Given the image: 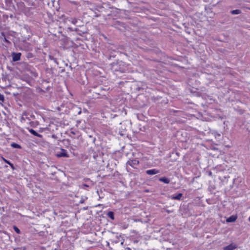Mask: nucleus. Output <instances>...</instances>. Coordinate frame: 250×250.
<instances>
[{"instance_id":"nucleus-5","label":"nucleus","mask_w":250,"mask_h":250,"mask_svg":"<svg viewBox=\"0 0 250 250\" xmlns=\"http://www.w3.org/2000/svg\"><path fill=\"white\" fill-rule=\"evenodd\" d=\"M159 172V171L156 169H150L146 171V173L150 175H153L157 174Z\"/></svg>"},{"instance_id":"nucleus-11","label":"nucleus","mask_w":250,"mask_h":250,"mask_svg":"<svg viewBox=\"0 0 250 250\" xmlns=\"http://www.w3.org/2000/svg\"><path fill=\"white\" fill-rule=\"evenodd\" d=\"M230 13L232 15H237L240 14L241 13V11L240 10L236 9L231 11Z\"/></svg>"},{"instance_id":"nucleus-19","label":"nucleus","mask_w":250,"mask_h":250,"mask_svg":"<svg viewBox=\"0 0 250 250\" xmlns=\"http://www.w3.org/2000/svg\"><path fill=\"white\" fill-rule=\"evenodd\" d=\"M81 110H80L79 111L78 114H81Z\"/></svg>"},{"instance_id":"nucleus-20","label":"nucleus","mask_w":250,"mask_h":250,"mask_svg":"<svg viewBox=\"0 0 250 250\" xmlns=\"http://www.w3.org/2000/svg\"><path fill=\"white\" fill-rule=\"evenodd\" d=\"M249 221L250 222V217L249 218Z\"/></svg>"},{"instance_id":"nucleus-15","label":"nucleus","mask_w":250,"mask_h":250,"mask_svg":"<svg viewBox=\"0 0 250 250\" xmlns=\"http://www.w3.org/2000/svg\"><path fill=\"white\" fill-rule=\"evenodd\" d=\"M13 229H14V230L18 233V234H20L21 233V231L20 230L15 226H13Z\"/></svg>"},{"instance_id":"nucleus-3","label":"nucleus","mask_w":250,"mask_h":250,"mask_svg":"<svg viewBox=\"0 0 250 250\" xmlns=\"http://www.w3.org/2000/svg\"><path fill=\"white\" fill-rule=\"evenodd\" d=\"M237 247V246L236 244L232 243L229 246L224 247L223 250H234L236 249Z\"/></svg>"},{"instance_id":"nucleus-1","label":"nucleus","mask_w":250,"mask_h":250,"mask_svg":"<svg viewBox=\"0 0 250 250\" xmlns=\"http://www.w3.org/2000/svg\"><path fill=\"white\" fill-rule=\"evenodd\" d=\"M139 164V161L137 159H134L132 160L128 161L126 163V165H129L135 168L136 166L138 165Z\"/></svg>"},{"instance_id":"nucleus-9","label":"nucleus","mask_w":250,"mask_h":250,"mask_svg":"<svg viewBox=\"0 0 250 250\" xmlns=\"http://www.w3.org/2000/svg\"><path fill=\"white\" fill-rule=\"evenodd\" d=\"M159 181L164 182L165 184H168L170 182V180L165 177L160 178L159 179Z\"/></svg>"},{"instance_id":"nucleus-10","label":"nucleus","mask_w":250,"mask_h":250,"mask_svg":"<svg viewBox=\"0 0 250 250\" xmlns=\"http://www.w3.org/2000/svg\"><path fill=\"white\" fill-rule=\"evenodd\" d=\"M183 196V194L182 193H179L177 194V195L176 196H172L171 197V198L173 200H180L181 198V197H182Z\"/></svg>"},{"instance_id":"nucleus-4","label":"nucleus","mask_w":250,"mask_h":250,"mask_svg":"<svg viewBox=\"0 0 250 250\" xmlns=\"http://www.w3.org/2000/svg\"><path fill=\"white\" fill-rule=\"evenodd\" d=\"M58 157H68L69 155L64 149H62V152L56 154Z\"/></svg>"},{"instance_id":"nucleus-2","label":"nucleus","mask_w":250,"mask_h":250,"mask_svg":"<svg viewBox=\"0 0 250 250\" xmlns=\"http://www.w3.org/2000/svg\"><path fill=\"white\" fill-rule=\"evenodd\" d=\"M12 60L14 62L19 61L21 59V53H12Z\"/></svg>"},{"instance_id":"nucleus-13","label":"nucleus","mask_w":250,"mask_h":250,"mask_svg":"<svg viewBox=\"0 0 250 250\" xmlns=\"http://www.w3.org/2000/svg\"><path fill=\"white\" fill-rule=\"evenodd\" d=\"M11 146L12 147H13V148H21V146L19 145H18V144H17L16 143H12L11 144Z\"/></svg>"},{"instance_id":"nucleus-16","label":"nucleus","mask_w":250,"mask_h":250,"mask_svg":"<svg viewBox=\"0 0 250 250\" xmlns=\"http://www.w3.org/2000/svg\"><path fill=\"white\" fill-rule=\"evenodd\" d=\"M4 101V97L3 95L0 93V103H3Z\"/></svg>"},{"instance_id":"nucleus-17","label":"nucleus","mask_w":250,"mask_h":250,"mask_svg":"<svg viewBox=\"0 0 250 250\" xmlns=\"http://www.w3.org/2000/svg\"><path fill=\"white\" fill-rule=\"evenodd\" d=\"M93 157L95 161H99V160H98L99 157H98V155L96 154L95 153L94 154Z\"/></svg>"},{"instance_id":"nucleus-7","label":"nucleus","mask_w":250,"mask_h":250,"mask_svg":"<svg viewBox=\"0 0 250 250\" xmlns=\"http://www.w3.org/2000/svg\"><path fill=\"white\" fill-rule=\"evenodd\" d=\"M237 219V217L234 215H232L229 217L227 220L226 221L227 222H234Z\"/></svg>"},{"instance_id":"nucleus-14","label":"nucleus","mask_w":250,"mask_h":250,"mask_svg":"<svg viewBox=\"0 0 250 250\" xmlns=\"http://www.w3.org/2000/svg\"><path fill=\"white\" fill-rule=\"evenodd\" d=\"M2 159H3V161H4L5 163H7L8 164H9V165L11 166V167L13 169H14V166H13V165L12 164H11L9 161H7V160L5 159L4 158H2Z\"/></svg>"},{"instance_id":"nucleus-22","label":"nucleus","mask_w":250,"mask_h":250,"mask_svg":"<svg viewBox=\"0 0 250 250\" xmlns=\"http://www.w3.org/2000/svg\"><path fill=\"white\" fill-rule=\"evenodd\" d=\"M128 250H131L130 248H128Z\"/></svg>"},{"instance_id":"nucleus-8","label":"nucleus","mask_w":250,"mask_h":250,"mask_svg":"<svg viewBox=\"0 0 250 250\" xmlns=\"http://www.w3.org/2000/svg\"><path fill=\"white\" fill-rule=\"evenodd\" d=\"M29 131L33 135H34V136H37V137H38L39 138H42V135L38 133L36 131H35L34 129H30L29 130Z\"/></svg>"},{"instance_id":"nucleus-6","label":"nucleus","mask_w":250,"mask_h":250,"mask_svg":"<svg viewBox=\"0 0 250 250\" xmlns=\"http://www.w3.org/2000/svg\"><path fill=\"white\" fill-rule=\"evenodd\" d=\"M25 118L26 119H27L30 120V118L34 119L35 116H34V115H33L32 114H27L26 113H24L21 119H22V120H25Z\"/></svg>"},{"instance_id":"nucleus-18","label":"nucleus","mask_w":250,"mask_h":250,"mask_svg":"<svg viewBox=\"0 0 250 250\" xmlns=\"http://www.w3.org/2000/svg\"><path fill=\"white\" fill-rule=\"evenodd\" d=\"M83 187H88V185H87L86 184H83Z\"/></svg>"},{"instance_id":"nucleus-21","label":"nucleus","mask_w":250,"mask_h":250,"mask_svg":"<svg viewBox=\"0 0 250 250\" xmlns=\"http://www.w3.org/2000/svg\"><path fill=\"white\" fill-rule=\"evenodd\" d=\"M107 245L109 246V243H107Z\"/></svg>"},{"instance_id":"nucleus-12","label":"nucleus","mask_w":250,"mask_h":250,"mask_svg":"<svg viewBox=\"0 0 250 250\" xmlns=\"http://www.w3.org/2000/svg\"><path fill=\"white\" fill-rule=\"evenodd\" d=\"M107 216L112 220L114 219V213L112 211H109L107 213Z\"/></svg>"}]
</instances>
